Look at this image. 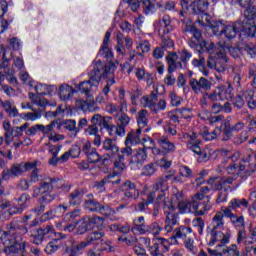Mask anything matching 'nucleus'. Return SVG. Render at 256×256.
<instances>
[{
	"instance_id": "nucleus-1",
	"label": "nucleus",
	"mask_w": 256,
	"mask_h": 256,
	"mask_svg": "<svg viewBox=\"0 0 256 256\" xmlns=\"http://www.w3.org/2000/svg\"><path fill=\"white\" fill-rule=\"evenodd\" d=\"M60 181L59 178H44L37 186H34L33 199L40 197L38 203H53L57 199V194L53 193V189H61Z\"/></svg>"
},
{
	"instance_id": "nucleus-2",
	"label": "nucleus",
	"mask_w": 256,
	"mask_h": 256,
	"mask_svg": "<svg viewBox=\"0 0 256 256\" xmlns=\"http://www.w3.org/2000/svg\"><path fill=\"white\" fill-rule=\"evenodd\" d=\"M175 170H169L164 175L158 177L152 185V190L155 191L157 194L156 197V204L161 205L167 203L169 198L167 197V192L169 191V184L167 181H171L175 176Z\"/></svg>"
},
{
	"instance_id": "nucleus-3",
	"label": "nucleus",
	"mask_w": 256,
	"mask_h": 256,
	"mask_svg": "<svg viewBox=\"0 0 256 256\" xmlns=\"http://www.w3.org/2000/svg\"><path fill=\"white\" fill-rule=\"evenodd\" d=\"M22 228H24V232L18 231L10 240L7 256H25L27 242L23 241V235H27L29 229H27L26 225H23Z\"/></svg>"
},
{
	"instance_id": "nucleus-4",
	"label": "nucleus",
	"mask_w": 256,
	"mask_h": 256,
	"mask_svg": "<svg viewBox=\"0 0 256 256\" xmlns=\"http://www.w3.org/2000/svg\"><path fill=\"white\" fill-rule=\"evenodd\" d=\"M162 209L166 217L164 222V230L166 231V233H171V231H173V228L177 224V219H179V214L176 212L177 208L175 207V205H173L172 201H166L164 204H162Z\"/></svg>"
},
{
	"instance_id": "nucleus-5",
	"label": "nucleus",
	"mask_w": 256,
	"mask_h": 256,
	"mask_svg": "<svg viewBox=\"0 0 256 256\" xmlns=\"http://www.w3.org/2000/svg\"><path fill=\"white\" fill-rule=\"evenodd\" d=\"M29 123H25L22 126H11V122H3V130L5 137V145L9 146L13 143L14 137H23V131H27Z\"/></svg>"
},
{
	"instance_id": "nucleus-6",
	"label": "nucleus",
	"mask_w": 256,
	"mask_h": 256,
	"mask_svg": "<svg viewBox=\"0 0 256 256\" xmlns=\"http://www.w3.org/2000/svg\"><path fill=\"white\" fill-rule=\"evenodd\" d=\"M190 7L192 15H202V20L198 18V23L201 25H207L209 23L210 16L207 14L209 2L207 0H193Z\"/></svg>"
},
{
	"instance_id": "nucleus-7",
	"label": "nucleus",
	"mask_w": 256,
	"mask_h": 256,
	"mask_svg": "<svg viewBox=\"0 0 256 256\" xmlns=\"http://www.w3.org/2000/svg\"><path fill=\"white\" fill-rule=\"evenodd\" d=\"M108 121H113L111 116H102L101 114H94L90 119V125L84 130L85 135H96L107 125Z\"/></svg>"
},
{
	"instance_id": "nucleus-8",
	"label": "nucleus",
	"mask_w": 256,
	"mask_h": 256,
	"mask_svg": "<svg viewBox=\"0 0 256 256\" xmlns=\"http://www.w3.org/2000/svg\"><path fill=\"white\" fill-rule=\"evenodd\" d=\"M171 242L163 237H158L153 240V244L149 246L148 253L150 256H165L169 253Z\"/></svg>"
},
{
	"instance_id": "nucleus-9",
	"label": "nucleus",
	"mask_w": 256,
	"mask_h": 256,
	"mask_svg": "<svg viewBox=\"0 0 256 256\" xmlns=\"http://www.w3.org/2000/svg\"><path fill=\"white\" fill-rule=\"evenodd\" d=\"M235 177H210L208 179V185H210L212 191H229L231 185H233Z\"/></svg>"
},
{
	"instance_id": "nucleus-10",
	"label": "nucleus",
	"mask_w": 256,
	"mask_h": 256,
	"mask_svg": "<svg viewBox=\"0 0 256 256\" xmlns=\"http://www.w3.org/2000/svg\"><path fill=\"white\" fill-rule=\"evenodd\" d=\"M121 191L124 195L123 201H137L139 195H141V190L137 188V184L131 180H126L121 185Z\"/></svg>"
},
{
	"instance_id": "nucleus-11",
	"label": "nucleus",
	"mask_w": 256,
	"mask_h": 256,
	"mask_svg": "<svg viewBox=\"0 0 256 256\" xmlns=\"http://www.w3.org/2000/svg\"><path fill=\"white\" fill-rule=\"evenodd\" d=\"M210 27L215 35L219 33L220 35H224L226 39H235L237 37V27L235 25H225L223 22L218 21L210 24Z\"/></svg>"
},
{
	"instance_id": "nucleus-12",
	"label": "nucleus",
	"mask_w": 256,
	"mask_h": 256,
	"mask_svg": "<svg viewBox=\"0 0 256 256\" xmlns=\"http://www.w3.org/2000/svg\"><path fill=\"white\" fill-rule=\"evenodd\" d=\"M157 143L160 147L153 148L154 155H161L163 153L164 155H169V153H175L177 147L175 146V143L169 141V138L162 136L157 139Z\"/></svg>"
},
{
	"instance_id": "nucleus-13",
	"label": "nucleus",
	"mask_w": 256,
	"mask_h": 256,
	"mask_svg": "<svg viewBox=\"0 0 256 256\" xmlns=\"http://www.w3.org/2000/svg\"><path fill=\"white\" fill-rule=\"evenodd\" d=\"M189 85L193 93L199 94L202 91H211V87H213V82L205 77H200L199 80H197L196 78H191L189 80Z\"/></svg>"
},
{
	"instance_id": "nucleus-14",
	"label": "nucleus",
	"mask_w": 256,
	"mask_h": 256,
	"mask_svg": "<svg viewBox=\"0 0 256 256\" xmlns=\"http://www.w3.org/2000/svg\"><path fill=\"white\" fill-rule=\"evenodd\" d=\"M18 231H21V233H25L23 225H21L19 222L12 221L6 224V231L0 229V241H3V239H7V237H10L11 241Z\"/></svg>"
},
{
	"instance_id": "nucleus-15",
	"label": "nucleus",
	"mask_w": 256,
	"mask_h": 256,
	"mask_svg": "<svg viewBox=\"0 0 256 256\" xmlns=\"http://www.w3.org/2000/svg\"><path fill=\"white\" fill-rule=\"evenodd\" d=\"M25 173L23 168V163H14L10 168H5L2 171L3 181H9L10 179H15V177H21Z\"/></svg>"
},
{
	"instance_id": "nucleus-16",
	"label": "nucleus",
	"mask_w": 256,
	"mask_h": 256,
	"mask_svg": "<svg viewBox=\"0 0 256 256\" xmlns=\"http://www.w3.org/2000/svg\"><path fill=\"white\" fill-rule=\"evenodd\" d=\"M231 239V232L223 233L219 230H210V241L208 245L213 247L216 243H221V245H229Z\"/></svg>"
},
{
	"instance_id": "nucleus-17",
	"label": "nucleus",
	"mask_w": 256,
	"mask_h": 256,
	"mask_svg": "<svg viewBox=\"0 0 256 256\" xmlns=\"http://www.w3.org/2000/svg\"><path fill=\"white\" fill-rule=\"evenodd\" d=\"M101 69H103V62L98 60L96 63H94L93 69L88 73V81L91 83V85H94V87H98V85L101 83V79H103Z\"/></svg>"
},
{
	"instance_id": "nucleus-18",
	"label": "nucleus",
	"mask_w": 256,
	"mask_h": 256,
	"mask_svg": "<svg viewBox=\"0 0 256 256\" xmlns=\"http://www.w3.org/2000/svg\"><path fill=\"white\" fill-rule=\"evenodd\" d=\"M216 57L217 63L214 69L218 73H225V71H227V63L229 62V57H227L225 47H221L218 51H216Z\"/></svg>"
},
{
	"instance_id": "nucleus-19",
	"label": "nucleus",
	"mask_w": 256,
	"mask_h": 256,
	"mask_svg": "<svg viewBox=\"0 0 256 256\" xmlns=\"http://www.w3.org/2000/svg\"><path fill=\"white\" fill-rule=\"evenodd\" d=\"M194 201L196 202V208H194V215L195 217H203V215H206L211 211L213 208V203H211V198H208V202L206 199L202 200H196L194 198Z\"/></svg>"
},
{
	"instance_id": "nucleus-20",
	"label": "nucleus",
	"mask_w": 256,
	"mask_h": 256,
	"mask_svg": "<svg viewBox=\"0 0 256 256\" xmlns=\"http://www.w3.org/2000/svg\"><path fill=\"white\" fill-rule=\"evenodd\" d=\"M240 31L248 37H255L256 33V15L253 18L245 17L241 23Z\"/></svg>"
},
{
	"instance_id": "nucleus-21",
	"label": "nucleus",
	"mask_w": 256,
	"mask_h": 256,
	"mask_svg": "<svg viewBox=\"0 0 256 256\" xmlns=\"http://www.w3.org/2000/svg\"><path fill=\"white\" fill-rule=\"evenodd\" d=\"M82 151L86 155L88 162L99 163L101 161V155L97 152V149L91 145V142H86L82 145Z\"/></svg>"
},
{
	"instance_id": "nucleus-22",
	"label": "nucleus",
	"mask_w": 256,
	"mask_h": 256,
	"mask_svg": "<svg viewBox=\"0 0 256 256\" xmlns=\"http://www.w3.org/2000/svg\"><path fill=\"white\" fill-rule=\"evenodd\" d=\"M183 139H187L189 142L187 143V149L193 151V153H201V140L197 138V133H184Z\"/></svg>"
},
{
	"instance_id": "nucleus-23",
	"label": "nucleus",
	"mask_w": 256,
	"mask_h": 256,
	"mask_svg": "<svg viewBox=\"0 0 256 256\" xmlns=\"http://www.w3.org/2000/svg\"><path fill=\"white\" fill-rule=\"evenodd\" d=\"M102 149L106 151L107 156L111 157V159H117V153H119V146L117 142L111 138H106L103 141Z\"/></svg>"
},
{
	"instance_id": "nucleus-24",
	"label": "nucleus",
	"mask_w": 256,
	"mask_h": 256,
	"mask_svg": "<svg viewBox=\"0 0 256 256\" xmlns=\"http://www.w3.org/2000/svg\"><path fill=\"white\" fill-rule=\"evenodd\" d=\"M110 39H111V32L108 31L104 36L103 44L99 52V55L101 57H104L106 61H108V63H111V61H113V51L109 49Z\"/></svg>"
},
{
	"instance_id": "nucleus-25",
	"label": "nucleus",
	"mask_w": 256,
	"mask_h": 256,
	"mask_svg": "<svg viewBox=\"0 0 256 256\" xmlns=\"http://www.w3.org/2000/svg\"><path fill=\"white\" fill-rule=\"evenodd\" d=\"M156 25H159L160 29H158L159 35H169L173 29V25L171 24V16L164 15L162 19L156 22Z\"/></svg>"
},
{
	"instance_id": "nucleus-26",
	"label": "nucleus",
	"mask_w": 256,
	"mask_h": 256,
	"mask_svg": "<svg viewBox=\"0 0 256 256\" xmlns=\"http://www.w3.org/2000/svg\"><path fill=\"white\" fill-rule=\"evenodd\" d=\"M132 233H139V235H145L149 233V225L145 223V217L139 216L133 220V226L131 228Z\"/></svg>"
},
{
	"instance_id": "nucleus-27",
	"label": "nucleus",
	"mask_w": 256,
	"mask_h": 256,
	"mask_svg": "<svg viewBox=\"0 0 256 256\" xmlns=\"http://www.w3.org/2000/svg\"><path fill=\"white\" fill-rule=\"evenodd\" d=\"M240 7H243L246 9L244 11V17H247L248 19H253V17L256 16V6L253 4L255 3V0H237Z\"/></svg>"
},
{
	"instance_id": "nucleus-28",
	"label": "nucleus",
	"mask_w": 256,
	"mask_h": 256,
	"mask_svg": "<svg viewBox=\"0 0 256 256\" xmlns=\"http://www.w3.org/2000/svg\"><path fill=\"white\" fill-rule=\"evenodd\" d=\"M196 208H197V203L195 202L194 196H192L191 201L181 200L178 202V209L180 213H193L195 215Z\"/></svg>"
},
{
	"instance_id": "nucleus-29",
	"label": "nucleus",
	"mask_w": 256,
	"mask_h": 256,
	"mask_svg": "<svg viewBox=\"0 0 256 256\" xmlns=\"http://www.w3.org/2000/svg\"><path fill=\"white\" fill-rule=\"evenodd\" d=\"M147 161V148H138L135 150L130 163H134L135 165H143Z\"/></svg>"
},
{
	"instance_id": "nucleus-30",
	"label": "nucleus",
	"mask_w": 256,
	"mask_h": 256,
	"mask_svg": "<svg viewBox=\"0 0 256 256\" xmlns=\"http://www.w3.org/2000/svg\"><path fill=\"white\" fill-rule=\"evenodd\" d=\"M198 58H194L192 60L193 67H196L203 73L204 77H209V70H207V66H205V55L201 52H198Z\"/></svg>"
},
{
	"instance_id": "nucleus-31",
	"label": "nucleus",
	"mask_w": 256,
	"mask_h": 256,
	"mask_svg": "<svg viewBox=\"0 0 256 256\" xmlns=\"http://www.w3.org/2000/svg\"><path fill=\"white\" fill-rule=\"evenodd\" d=\"M83 197H85V192L81 189H75L68 196L69 204L73 207L81 205L83 202Z\"/></svg>"
},
{
	"instance_id": "nucleus-32",
	"label": "nucleus",
	"mask_w": 256,
	"mask_h": 256,
	"mask_svg": "<svg viewBox=\"0 0 256 256\" xmlns=\"http://www.w3.org/2000/svg\"><path fill=\"white\" fill-rule=\"evenodd\" d=\"M220 94V101H225V99H233V86L231 83H227L226 85H219L216 87Z\"/></svg>"
},
{
	"instance_id": "nucleus-33",
	"label": "nucleus",
	"mask_w": 256,
	"mask_h": 256,
	"mask_svg": "<svg viewBox=\"0 0 256 256\" xmlns=\"http://www.w3.org/2000/svg\"><path fill=\"white\" fill-rule=\"evenodd\" d=\"M142 131L141 128L130 131L126 137L125 145H139V143H141Z\"/></svg>"
},
{
	"instance_id": "nucleus-34",
	"label": "nucleus",
	"mask_w": 256,
	"mask_h": 256,
	"mask_svg": "<svg viewBox=\"0 0 256 256\" xmlns=\"http://www.w3.org/2000/svg\"><path fill=\"white\" fill-rule=\"evenodd\" d=\"M75 95V90L68 84H62L59 88V97L62 101H69Z\"/></svg>"
},
{
	"instance_id": "nucleus-35",
	"label": "nucleus",
	"mask_w": 256,
	"mask_h": 256,
	"mask_svg": "<svg viewBox=\"0 0 256 256\" xmlns=\"http://www.w3.org/2000/svg\"><path fill=\"white\" fill-rule=\"evenodd\" d=\"M100 205L101 203L95 200V197L93 196V194H88L86 196V199L84 200L85 209H87L88 211H91L92 213H97Z\"/></svg>"
},
{
	"instance_id": "nucleus-36",
	"label": "nucleus",
	"mask_w": 256,
	"mask_h": 256,
	"mask_svg": "<svg viewBox=\"0 0 256 256\" xmlns=\"http://www.w3.org/2000/svg\"><path fill=\"white\" fill-rule=\"evenodd\" d=\"M237 243L238 245H241V243L244 245H255L256 238L247 235V231L245 229H241L237 233Z\"/></svg>"
},
{
	"instance_id": "nucleus-37",
	"label": "nucleus",
	"mask_w": 256,
	"mask_h": 256,
	"mask_svg": "<svg viewBox=\"0 0 256 256\" xmlns=\"http://www.w3.org/2000/svg\"><path fill=\"white\" fill-rule=\"evenodd\" d=\"M138 129H145L149 125V111L141 109L136 115Z\"/></svg>"
},
{
	"instance_id": "nucleus-38",
	"label": "nucleus",
	"mask_w": 256,
	"mask_h": 256,
	"mask_svg": "<svg viewBox=\"0 0 256 256\" xmlns=\"http://www.w3.org/2000/svg\"><path fill=\"white\" fill-rule=\"evenodd\" d=\"M103 237H105V233L103 232H92L90 233L84 242H86V245L89 247V245H99L103 241Z\"/></svg>"
},
{
	"instance_id": "nucleus-39",
	"label": "nucleus",
	"mask_w": 256,
	"mask_h": 256,
	"mask_svg": "<svg viewBox=\"0 0 256 256\" xmlns=\"http://www.w3.org/2000/svg\"><path fill=\"white\" fill-rule=\"evenodd\" d=\"M59 211H62V213H65V211H67V206L60 204L56 209L49 210L48 212L42 215V221H49V219H56V217H59V215H57Z\"/></svg>"
},
{
	"instance_id": "nucleus-40",
	"label": "nucleus",
	"mask_w": 256,
	"mask_h": 256,
	"mask_svg": "<svg viewBox=\"0 0 256 256\" xmlns=\"http://www.w3.org/2000/svg\"><path fill=\"white\" fill-rule=\"evenodd\" d=\"M232 211H237V209H247L249 207V201L245 198H233L229 202Z\"/></svg>"
},
{
	"instance_id": "nucleus-41",
	"label": "nucleus",
	"mask_w": 256,
	"mask_h": 256,
	"mask_svg": "<svg viewBox=\"0 0 256 256\" xmlns=\"http://www.w3.org/2000/svg\"><path fill=\"white\" fill-rule=\"evenodd\" d=\"M131 123V117H129L126 113H122L120 116H118L117 119V126L119 128L120 135H125V128L127 125Z\"/></svg>"
},
{
	"instance_id": "nucleus-42",
	"label": "nucleus",
	"mask_w": 256,
	"mask_h": 256,
	"mask_svg": "<svg viewBox=\"0 0 256 256\" xmlns=\"http://www.w3.org/2000/svg\"><path fill=\"white\" fill-rule=\"evenodd\" d=\"M177 59H179V55L175 52H170L166 56V62L168 63V73H175L177 71Z\"/></svg>"
},
{
	"instance_id": "nucleus-43",
	"label": "nucleus",
	"mask_w": 256,
	"mask_h": 256,
	"mask_svg": "<svg viewBox=\"0 0 256 256\" xmlns=\"http://www.w3.org/2000/svg\"><path fill=\"white\" fill-rule=\"evenodd\" d=\"M117 70V64L113 62H108L107 64L102 63V77L103 79H107V77H113V74Z\"/></svg>"
},
{
	"instance_id": "nucleus-44",
	"label": "nucleus",
	"mask_w": 256,
	"mask_h": 256,
	"mask_svg": "<svg viewBox=\"0 0 256 256\" xmlns=\"http://www.w3.org/2000/svg\"><path fill=\"white\" fill-rule=\"evenodd\" d=\"M64 129L69 131V137L75 139L77 137V133H79V128H77V122L75 120H66L62 125Z\"/></svg>"
},
{
	"instance_id": "nucleus-45",
	"label": "nucleus",
	"mask_w": 256,
	"mask_h": 256,
	"mask_svg": "<svg viewBox=\"0 0 256 256\" xmlns=\"http://www.w3.org/2000/svg\"><path fill=\"white\" fill-rule=\"evenodd\" d=\"M224 225L223 212H217L212 219V228L210 231H219V229H223Z\"/></svg>"
},
{
	"instance_id": "nucleus-46",
	"label": "nucleus",
	"mask_w": 256,
	"mask_h": 256,
	"mask_svg": "<svg viewBox=\"0 0 256 256\" xmlns=\"http://www.w3.org/2000/svg\"><path fill=\"white\" fill-rule=\"evenodd\" d=\"M103 129H106L110 137H115V135H118V137H125V134L119 132V126L117 124L114 125L112 120H108Z\"/></svg>"
},
{
	"instance_id": "nucleus-47",
	"label": "nucleus",
	"mask_w": 256,
	"mask_h": 256,
	"mask_svg": "<svg viewBox=\"0 0 256 256\" xmlns=\"http://www.w3.org/2000/svg\"><path fill=\"white\" fill-rule=\"evenodd\" d=\"M89 229H91L89 220L87 219V216H84L78 221L76 235H85V233H87Z\"/></svg>"
},
{
	"instance_id": "nucleus-48",
	"label": "nucleus",
	"mask_w": 256,
	"mask_h": 256,
	"mask_svg": "<svg viewBox=\"0 0 256 256\" xmlns=\"http://www.w3.org/2000/svg\"><path fill=\"white\" fill-rule=\"evenodd\" d=\"M141 105L143 107L150 109V111L154 114L157 115V102H154V100H151L148 95L143 96L140 100Z\"/></svg>"
},
{
	"instance_id": "nucleus-49",
	"label": "nucleus",
	"mask_w": 256,
	"mask_h": 256,
	"mask_svg": "<svg viewBox=\"0 0 256 256\" xmlns=\"http://www.w3.org/2000/svg\"><path fill=\"white\" fill-rule=\"evenodd\" d=\"M133 155V149L131 148V145H126L125 147L118 150V153L116 154V159H119V161H125L126 159H129Z\"/></svg>"
},
{
	"instance_id": "nucleus-50",
	"label": "nucleus",
	"mask_w": 256,
	"mask_h": 256,
	"mask_svg": "<svg viewBox=\"0 0 256 256\" xmlns=\"http://www.w3.org/2000/svg\"><path fill=\"white\" fill-rule=\"evenodd\" d=\"M242 53H246L250 59H255L256 57V46L253 43H245L240 46Z\"/></svg>"
},
{
	"instance_id": "nucleus-51",
	"label": "nucleus",
	"mask_w": 256,
	"mask_h": 256,
	"mask_svg": "<svg viewBox=\"0 0 256 256\" xmlns=\"http://www.w3.org/2000/svg\"><path fill=\"white\" fill-rule=\"evenodd\" d=\"M219 133H221V129L219 128L214 129L212 132L209 131V128H204L201 132V136L205 141H213L219 137Z\"/></svg>"
},
{
	"instance_id": "nucleus-52",
	"label": "nucleus",
	"mask_w": 256,
	"mask_h": 256,
	"mask_svg": "<svg viewBox=\"0 0 256 256\" xmlns=\"http://www.w3.org/2000/svg\"><path fill=\"white\" fill-rule=\"evenodd\" d=\"M27 233L30 237H32L34 245H41V243H43V239H45L43 236V231H41L39 228L36 230H28Z\"/></svg>"
},
{
	"instance_id": "nucleus-53",
	"label": "nucleus",
	"mask_w": 256,
	"mask_h": 256,
	"mask_svg": "<svg viewBox=\"0 0 256 256\" xmlns=\"http://www.w3.org/2000/svg\"><path fill=\"white\" fill-rule=\"evenodd\" d=\"M211 191V188L204 186L201 187L200 190L193 196L196 201H201L202 199L206 200V203H209V199H211V196L208 195V193Z\"/></svg>"
},
{
	"instance_id": "nucleus-54",
	"label": "nucleus",
	"mask_w": 256,
	"mask_h": 256,
	"mask_svg": "<svg viewBox=\"0 0 256 256\" xmlns=\"http://www.w3.org/2000/svg\"><path fill=\"white\" fill-rule=\"evenodd\" d=\"M142 8L145 15H153L155 13V0H142Z\"/></svg>"
},
{
	"instance_id": "nucleus-55",
	"label": "nucleus",
	"mask_w": 256,
	"mask_h": 256,
	"mask_svg": "<svg viewBox=\"0 0 256 256\" xmlns=\"http://www.w3.org/2000/svg\"><path fill=\"white\" fill-rule=\"evenodd\" d=\"M88 219V223L90 225V229H93V227H97L98 229L105 223V219L101 216H86Z\"/></svg>"
},
{
	"instance_id": "nucleus-56",
	"label": "nucleus",
	"mask_w": 256,
	"mask_h": 256,
	"mask_svg": "<svg viewBox=\"0 0 256 256\" xmlns=\"http://www.w3.org/2000/svg\"><path fill=\"white\" fill-rule=\"evenodd\" d=\"M245 101L248 104L249 109H256V97L255 91L245 90Z\"/></svg>"
},
{
	"instance_id": "nucleus-57",
	"label": "nucleus",
	"mask_w": 256,
	"mask_h": 256,
	"mask_svg": "<svg viewBox=\"0 0 256 256\" xmlns=\"http://www.w3.org/2000/svg\"><path fill=\"white\" fill-rule=\"evenodd\" d=\"M93 87H95V85L91 84V82L87 80L78 85V91H80V93H84L86 97H93V95H91V89Z\"/></svg>"
},
{
	"instance_id": "nucleus-58",
	"label": "nucleus",
	"mask_w": 256,
	"mask_h": 256,
	"mask_svg": "<svg viewBox=\"0 0 256 256\" xmlns=\"http://www.w3.org/2000/svg\"><path fill=\"white\" fill-rule=\"evenodd\" d=\"M232 105L236 109H243L245 107V91H240L236 97L232 100Z\"/></svg>"
},
{
	"instance_id": "nucleus-59",
	"label": "nucleus",
	"mask_w": 256,
	"mask_h": 256,
	"mask_svg": "<svg viewBox=\"0 0 256 256\" xmlns=\"http://www.w3.org/2000/svg\"><path fill=\"white\" fill-rule=\"evenodd\" d=\"M55 127H57L58 129H61V127H63V125L58 124L57 122L53 121L48 125H43L42 124V128H41V133H43V135H49V133H54L55 131Z\"/></svg>"
},
{
	"instance_id": "nucleus-60",
	"label": "nucleus",
	"mask_w": 256,
	"mask_h": 256,
	"mask_svg": "<svg viewBox=\"0 0 256 256\" xmlns=\"http://www.w3.org/2000/svg\"><path fill=\"white\" fill-rule=\"evenodd\" d=\"M56 227H58V229L60 231H65L67 233H73V231H75L77 224L75 223H67L65 221L62 220V222L58 223L56 225Z\"/></svg>"
},
{
	"instance_id": "nucleus-61",
	"label": "nucleus",
	"mask_w": 256,
	"mask_h": 256,
	"mask_svg": "<svg viewBox=\"0 0 256 256\" xmlns=\"http://www.w3.org/2000/svg\"><path fill=\"white\" fill-rule=\"evenodd\" d=\"M85 105H86V109L90 113H97V111H100V109H101L99 106H97V102H95V100H93V96L87 97V99L85 101Z\"/></svg>"
},
{
	"instance_id": "nucleus-62",
	"label": "nucleus",
	"mask_w": 256,
	"mask_h": 256,
	"mask_svg": "<svg viewBox=\"0 0 256 256\" xmlns=\"http://www.w3.org/2000/svg\"><path fill=\"white\" fill-rule=\"evenodd\" d=\"M179 59L183 63L184 67H187V63L191 60V57H193V53L189 52L187 49H182L179 52Z\"/></svg>"
},
{
	"instance_id": "nucleus-63",
	"label": "nucleus",
	"mask_w": 256,
	"mask_h": 256,
	"mask_svg": "<svg viewBox=\"0 0 256 256\" xmlns=\"http://www.w3.org/2000/svg\"><path fill=\"white\" fill-rule=\"evenodd\" d=\"M225 245H227V244L218 243L214 250L211 249V248H208L209 255H211V256H223V251H226V249H227V248H225Z\"/></svg>"
},
{
	"instance_id": "nucleus-64",
	"label": "nucleus",
	"mask_w": 256,
	"mask_h": 256,
	"mask_svg": "<svg viewBox=\"0 0 256 256\" xmlns=\"http://www.w3.org/2000/svg\"><path fill=\"white\" fill-rule=\"evenodd\" d=\"M180 23H182V29L184 33H192L193 30L196 28L193 25V22L189 19H180Z\"/></svg>"
}]
</instances>
